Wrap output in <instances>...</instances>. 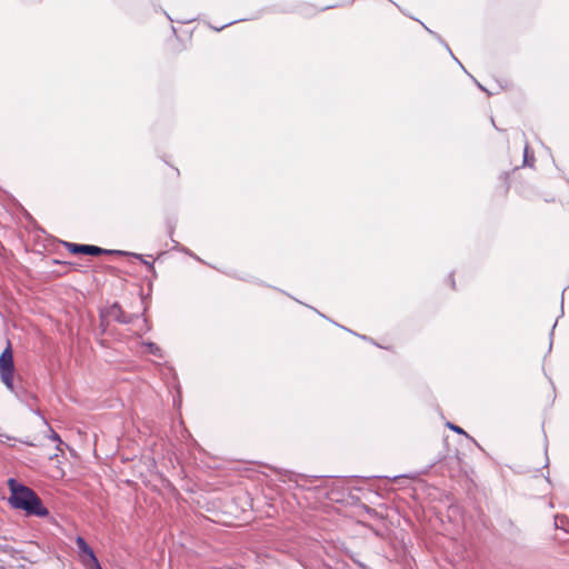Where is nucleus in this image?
Returning a JSON list of instances; mask_svg holds the SVG:
<instances>
[{"mask_svg": "<svg viewBox=\"0 0 569 569\" xmlns=\"http://www.w3.org/2000/svg\"><path fill=\"white\" fill-rule=\"evenodd\" d=\"M14 363L13 355L10 343L0 355V379L3 385L11 391L14 392L13 386Z\"/></svg>", "mask_w": 569, "mask_h": 569, "instance_id": "f03ea898", "label": "nucleus"}, {"mask_svg": "<svg viewBox=\"0 0 569 569\" xmlns=\"http://www.w3.org/2000/svg\"><path fill=\"white\" fill-rule=\"evenodd\" d=\"M447 426H448L451 430H453L455 432L460 433V435H466V436H467L466 431H465L462 428H460L459 426H456V425L450 423V422H448V423H447Z\"/></svg>", "mask_w": 569, "mask_h": 569, "instance_id": "0eeeda50", "label": "nucleus"}, {"mask_svg": "<svg viewBox=\"0 0 569 569\" xmlns=\"http://www.w3.org/2000/svg\"><path fill=\"white\" fill-rule=\"evenodd\" d=\"M109 316L119 322H123V323L129 322V319L123 315V312L121 311L120 307L117 303H114L110 308Z\"/></svg>", "mask_w": 569, "mask_h": 569, "instance_id": "39448f33", "label": "nucleus"}, {"mask_svg": "<svg viewBox=\"0 0 569 569\" xmlns=\"http://www.w3.org/2000/svg\"><path fill=\"white\" fill-rule=\"evenodd\" d=\"M527 152H528V147H526V148H525V162H527V161H528V160H527V159H528V158H527Z\"/></svg>", "mask_w": 569, "mask_h": 569, "instance_id": "1a4fd4ad", "label": "nucleus"}, {"mask_svg": "<svg viewBox=\"0 0 569 569\" xmlns=\"http://www.w3.org/2000/svg\"><path fill=\"white\" fill-rule=\"evenodd\" d=\"M147 349H148V352L151 355L159 356V357L161 356L160 348L156 343H152V342L148 343Z\"/></svg>", "mask_w": 569, "mask_h": 569, "instance_id": "423d86ee", "label": "nucleus"}, {"mask_svg": "<svg viewBox=\"0 0 569 569\" xmlns=\"http://www.w3.org/2000/svg\"><path fill=\"white\" fill-rule=\"evenodd\" d=\"M51 439L54 440V441L61 442L60 437L56 432H53V431L51 433Z\"/></svg>", "mask_w": 569, "mask_h": 569, "instance_id": "6e6552de", "label": "nucleus"}, {"mask_svg": "<svg viewBox=\"0 0 569 569\" xmlns=\"http://www.w3.org/2000/svg\"><path fill=\"white\" fill-rule=\"evenodd\" d=\"M8 488L10 491L8 502L12 508L23 510L28 516H49V510L42 505L41 499L32 489L13 478L8 480Z\"/></svg>", "mask_w": 569, "mask_h": 569, "instance_id": "f257e3e1", "label": "nucleus"}, {"mask_svg": "<svg viewBox=\"0 0 569 569\" xmlns=\"http://www.w3.org/2000/svg\"><path fill=\"white\" fill-rule=\"evenodd\" d=\"M76 545L81 553L87 555L92 561L97 562V558L92 549L88 546V543L82 537L76 538Z\"/></svg>", "mask_w": 569, "mask_h": 569, "instance_id": "20e7f679", "label": "nucleus"}, {"mask_svg": "<svg viewBox=\"0 0 569 569\" xmlns=\"http://www.w3.org/2000/svg\"><path fill=\"white\" fill-rule=\"evenodd\" d=\"M69 250L73 253H84V254H91V256H98L100 253L108 252L107 250H103L96 246L90 244H77V243H70L68 244Z\"/></svg>", "mask_w": 569, "mask_h": 569, "instance_id": "7ed1b4c3", "label": "nucleus"}]
</instances>
